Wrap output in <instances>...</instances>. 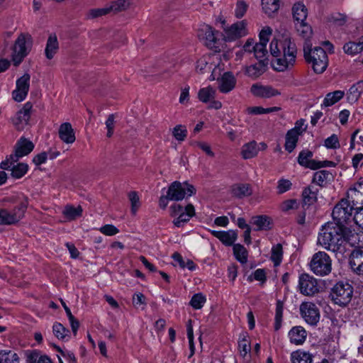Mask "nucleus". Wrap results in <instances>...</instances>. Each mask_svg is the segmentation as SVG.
<instances>
[{"label": "nucleus", "mask_w": 363, "mask_h": 363, "mask_svg": "<svg viewBox=\"0 0 363 363\" xmlns=\"http://www.w3.org/2000/svg\"><path fill=\"white\" fill-rule=\"evenodd\" d=\"M259 152L256 142L252 141L245 144L242 147L241 154L244 159H250L255 157Z\"/></svg>", "instance_id": "33"}, {"label": "nucleus", "mask_w": 363, "mask_h": 363, "mask_svg": "<svg viewBox=\"0 0 363 363\" xmlns=\"http://www.w3.org/2000/svg\"><path fill=\"white\" fill-rule=\"evenodd\" d=\"M281 40L274 39L270 43V52L274 57L279 58L281 55L280 41Z\"/></svg>", "instance_id": "55"}, {"label": "nucleus", "mask_w": 363, "mask_h": 363, "mask_svg": "<svg viewBox=\"0 0 363 363\" xmlns=\"http://www.w3.org/2000/svg\"><path fill=\"white\" fill-rule=\"evenodd\" d=\"M312 64L313 71L317 74L323 73L328 67V59L325 51L320 47L314 48L309 59L306 60Z\"/></svg>", "instance_id": "11"}, {"label": "nucleus", "mask_w": 363, "mask_h": 363, "mask_svg": "<svg viewBox=\"0 0 363 363\" xmlns=\"http://www.w3.org/2000/svg\"><path fill=\"white\" fill-rule=\"evenodd\" d=\"M191 320H189V324L187 325V336H188L189 342V348H190V350H191L190 357L194 355V350H195L194 344L193 328H192V326L191 325Z\"/></svg>", "instance_id": "59"}, {"label": "nucleus", "mask_w": 363, "mask_h": 363, "mask_svg": "<svg viewBox=\"0 0 363 363\" xmlns=\"http://www.w3.org/2000/svg\"><path fill=\"white\" fill-rule=\"evenodd\" d=\"M325 146L328 148L336 149L340 147L337 136L335 134L325 140Z\"/></svg>", "instance_id": "61"}, {"label": "nucleus", "mask_w": 363, "mask_h": 363, "mask_svg": "<svg viewBox=\"0 0 363 363\" xmlns=\"http://www.w3.org/2000/svg\"><path fill=\"white\" fill-rule=\"evenodd\" d=\"M32 104L30 102L26 103L23 108L19 110L12 118V123L18 130H22L28 125L30 118Z\"/></svg>", "instance_id": "14"}, {"label": "nucleus", "mask_w": 363, "mask_h": 363, "mask_svg": "<svg viewBox=\"0 0 363 363\" xmlns=\"http://www.w3.org/2000/svg\"><path fill=\"white\" fill-rule=\"evenodd\" d=\"M345 93L343 91L337 90L333 92L328 93L322 104V106L328 107L330 106L337 101H339L341 99L343 98Z\"/></svg>", "instance_id": "34"}, {"label": "nucleus", "mask_w": 363, "mask_h": 363, "mask_svg": "<svg viewBox=\"0 0 363 363\" xmlns=\"http://www.w3.org/2000/svg\"><path fill=\"white\" fill-rule=\"evenodd\" d=\"M262 6L264 12L271 16L279 9V0H262Z\"/></svg>", "instance_id": "37"}, {"label": "nucleus", "mask_w": 363, "mask_h": 363, "mask_svg": "<svg viewBox=\"0 0 363 363\" xmlns=\"http://www.w3.org/2000/svg\"><path fill=\"white\" fill-rule=\"evenodd\" d=\"M206 302V297L201 293L194 294L191 301L190 305L194 309H200L203 307L204 303Z\"/></svg>", "instance_id": "49"}, {"label": "nucleus", "mask_w": 363, "mask_h": 363, "mask_svg": "<svg viewBox=\"0 0 363 363\" xmlns=\"http://www.w3.org/2000/svg\"><path fill=\"white\" fill-rule=\"evenodd\" d=\"M100 231L106 235H113L118 233V230L113 225H105L100 228Z\"/></svg>", "instance_id": "62"}, {"label": "nucleus", "mask_w": 363, "mask_h": 363, "mask_svg": "<svg viewBox=\"0 0 363 363\" xmlns=\"http://www.w3.org/2000/svg\"><path fill=\"white\" fill-rule=\"evenodd\" d=\"M109 13H110V11H109V8L108 6L104 8L91 9L89 11L87 16L89 18H95L105 16Z\"/></svg>", "instance_id": "54"}, {"label": "nucleus", "mask_w": 363, "mask_h": 363, "mask_svg": "<svg viewBox=\"0 0 363 363\" xmlns=\"http://www.w3.org/2000/svg\"><path fill=\"white\" fill-rule=\"evenodd\" d=\"M30 79V74L26 73L16 80V88L12 92L13 99L16 101L21 102L26 99L29 91Z\"/></svg>", "instance_id": "13"}, {"label": "nucleus", "mask_w": 363, "mask_h": 363, "mask_svg": "<svg viewBox=\"0 0 363 363\" xmlns=\"http://www.w3.org/2000/svg\"><path fill=\"white\" fill-rule=\"evenodd\" d=\"M344 51L349 55H354L358 54L362 51L360 45L358 43L349 42L346 43L343 47Z\"/></svg>", "instance_id": "51"}, {"label": "nucleus", "mask_w": 363, "mask_h": 363, "mask_svg": "<svg viewBox=\"0 0 363 363\" xmlns=\"http://www.w3.org/2000/svg\"><path fill=\"white\" fill-rule=\"evenodd\" d=\"M129 6V2L127 0H118L116 1L112 2L110 6H108L110 12H119L123 10H125Z\"/></svg>", "instance_id": "50"}, {"label": "nucleus", "mask_w": 363, "mask_h": 363, "mask_svg": "<svg viewBox=\"0 0 363 363\" xmlns=\"http://www.w3.org/2000/svg\"><path fill=\"white\" fill-rule=\"evenodd\" d=\"M363 91V81L358 82L352 85L349 90V99L357 101Z\"/></svg>", "instance_id": "44"}, {"label": "nucleus", "mask_w": 363, "mask_h": 363, "mask_svg": "<svg viewBox=\"0 0 363 363\" xmlns=\"http://www.w3.org/2000/svg\"><path fill=\"white\" fill-rule=\"evenodd\" d=\"M292 186V183L289 179H281L278 181L277 192L281 194L289 191Z\"/></svg>", "instance_id": "57"}, {"label": "nucleus", "mask_w": 363, "mask_h": 363, "mask_svg": "<svg viewBox=\"0 0 363 363\" xmlns=\"http://www.w3.org/2000/svg\"><path fill=\"white\" fill-rule=\"evenodd\" d=\"M211 233L227 246L232 245L237 239V233L234 230H210Z\"/></svg>", "instance_id": "23"}, {"label": "nucleus", "mask_w": 363, "mask_h": 363, "mask_svg": "<svg viewBox=\"0 0 363 363\" xmlns=\"http://www.w3.org/2000/svg\"><path fill=\"white\" fill-rule=\"evenodd\" d=\"M251 93L259 98H271L279 95L281 93L271 86L254 84L250 88Z\"/></svg>", "instance_id": "17"}, {"label": "nucleus", "mask_w": 363, "mask_h": 363, "mask_svg": "<svg viewBox=\"0 0 363 363\" xmlns=\"http://www.w3.org/2000/svg\"><path fill=\"white\" fill-rule=\"evenodd\" d=\"M293 18L296 23L303 22L306 20L308 11L303 3L297 2L292 7Z\"/></svg>", "instance_id": "26"}, {"label": "nucleus", "mask_w": 363, "mask_h": 363, "mask_svg": "<svg viewBox=\"0 0 363 363\" xmlns=\"http://www.w3.org/2000/svg\"><path fill=\"white\" fill-rule=\"evenodd\" d=\"M298 288L300 292L306 296H312L319 291L317 280L308 274L299 277Z\"/></svg>", "instance_id": "12"}, {"label": "nucleus", "mask_w": 363, "mask_h": 363, "mask_svg": "<svg viewBox=\"0 0 363 363\" xmlns=\"http://www.w3.org/2000/svg\"><path fill=\"white\" fill-rule=\"evenodd\" d=\"M247 33L246 23L244 21H238L230 26L224 28V38L228 41H233Z\"/></svg>", "instance_id": "15"}, {"label": "nucleus", "mask_w": 363, "mask_h": 363, "mask_svg": "<svg viewBox=\"0 0 363 363\" xmlns=\"http://www.w3.org/2000/svg\"><path fill=\"white\" fill-rule=\"evenodd\" d=\"M350 265L358 275L363 274V247L354 249L350 255Z\"/></svg>", "instance_id": "16"}, {"label": "nucleus", "mask_w": 363, "mask_h": 363, "mask_svg": "<svg viewBox=\"0 0 363 363\" xmlns=\"http://www.w3.org/2000/svg\"><path fill=\"white\" fill-rule=\"evenodd\" d=\"M52 332L57 339L62 340H65L67 337H69V330L60 323H54L52 326Z\"/></svg>", "instance_id": "39"}, {"label": "nucleus", "mask_w": 363, "mask_h": 363, "mask_svg": "<svg viewBox=\"0 0 363 363\" xmlns=\"http://www.w3.org/2000/svg\"><path fill=\"white\" fill-rule=\"evenodd\" d=\"M8 169H11V174L13 178L20 179L27 173L28 165L23 162L18 163L16 165L13 163Z\"/></svg>", "instance_id": "35"}, {"label": "nucleus", "mask_w": 363, "mask_h": 363, "mask_svg": "<svg viewBox=\"0 0 363 363\" xmlns=\"http://www.w3.org/2000/svg\"><path fill=\"white\" fill-rule=\"evenodd\" d=\"M354 203H351L347 199H341L334 207L332 213L333 218L335 224L345 225L350 221L352 217Z\"/></svg>", "instance_id": "6"}, {"label": "nucleus", "mask_w": 363, "mask_h": 363, "mask_svg": "<svg viewBox=\"0 0 363 363\" xmlns=\"http://www.w3.org/2000/svg\"><path fill=\"white\" fill-rule=\"evenodd\" d=\"M233 253L235 258L242 264H245L247 261V252L246 249L240 244L233 245Z\"/></svg>", "instance_id": "40"}, {"label": "nucleus", "mask_w": 363, "mask_h": 363, "mask_svg": "<svg viewBox=\"0 0 363 363\" xmlns=\"http://www.w3.org/2000/svg\"><path fill=\"white\" fill-rule=\"evenodd\" d=\"M330 296L335 304L345 307L352 298L353 287L347 282L339 281L331 289Z\"/></svg>", "instance_id": "5"}, {"label": "nucleus", "mask_w": 363, "mask_h": 363, "mask_svg": "<svg viewBox=\"0 0 363 363\" xmlns=\"http://www.w3.org/2000/svg\"><path fill=\"white\" fill-rule=\"evenodd\" d=\"M266 70V64L263 60H259L257 63L244 67V72L247 77L256 79L264 73Z\"/></svg>", "instance_id": "21"}, {"label": "nucleus", "mask_w": 363, "mask_h": 363, "mask_svg": "<svg viewBox=\"0 0 363 363\" xmlns=\"http://www.w3.org/2000/svg\"><path fill=\"white\" fill-rule=\"evenodd\" d=\"M128 198L131 203V212L135 214L140 206V201L138 194L135 191H130L128 194Z\"/></svg>", "instance_id": "56"}, {"label": "nucleus", "mask_w": 363, "mask_h": 363, "mask_svg": "<svg viewBox=\"0 0 363 363\" xmlns=\"http://www.w3.org/2000/svg\"><path fill=\"white\" fill-rule=\"evenodd\" d=\"M173 136L179 141H183L186 138L187 130L181 125H176L172 131Z\"/></svg>", "instance_id": "52"}, {"label": "nucleus", "mask_w": 363, "mask_h": 363, "mask_svg": "<svg viewBox=\"0 0 363 363\" xmlns=\"http://www.w3.org/2000/svg\"><path fill=\"white\" fill-rule=\"evenodd\" d=\"M352 220L357 225L363 229V207L355 212Z\"/></svg>", "instance_id": "64"}, {"label": "nucleus", "mask_w": 363, "mask_h": 363, "mask_svg": "<svg viewBox=\"0 0 363 363\" xmlns=\"http://www.w3.org/2000/svg\"><path fill=\"white\" fill-rule=\"evenodd\" d=\"M59 49V44L57 36L55 35H51L49 36L46 47L45 50V54L48 60H51L54 57Z\"/></svg>", "instance_id": "29"}, {"label": "nucleus", "mask_w": 363, "mask_h": 363, "mask_svg": "<svg viewBox=\"0 0 363 363\" xmlns=\"http://www.w3.org/2000/svg\"><path fill=\"white\" fill-rule=\"evenodd\" d=\"M33 148L34 144L30 140L25 138H21L15 145L14 153L7 156L6 160L0 163V168L8 170V169L21 157L31 152Z\"/></svg>", "instance_id": "4"}, {"label": "nucleus", "mask_w": 363, "mask_h": 363, "mask_svg": "<svg viewBox=\"0 0 363 363\" xmlns=\"http://www.w3.org/2000/svg\"><path fill=\"white\" fill-rule=\"evenodd\" d=\"M333 179L332 174L327 170H320L314 173L313 183L320 186H325Z\"/></svg>", "instance_id": "32"}, {"label": "nucleus", "mask_w": 363, "mask_h": 363, "mask_svg": "<svg viewBox=\"0 0 363 363\" xmlns=\"http://www.w3.org/2000/svg\"><path fill=\"white\" fill-rule=\"evenodd\" d=\"M283 250L281 244H277L272 248L271 259L274 262V266H279L282 260Z\"/></svg>", "instance_id": "41"}, {"label": "nucleus", "mask_w": 363, "mask_h": 363, "mask_svg": "<svg viewBox=\"0 0 363 363\" xmlns=\"http://www.w3.org/2000/svg\"><path fill=\"white\" fill-rule=\"evenodd\" d=\"M318 189L314 186H308L306 187L302 192L303 204L304 206H311L317 200Z\"/></svg>", "instance_id": "31"}, {"label": "nucleus", "mask_w": 363, "mask_h": 363, "mask_svg": "<svg viewBox=\"0 0 363 363\" xmlns=\"http://www.w3.org/2000/svg\"><path fill=\"white\" fill-rule=\"evenodd\" d=\"M189 217L187 214H185L183 211L181 213L179 216L174 220L173 223L175 226L179 228L181 227L184 223L188 222L189 220Z\"/></svg>", "instance_id": "63"}, {"label": "nucleus", "mask_w": 363, "mask_h": 363, "mask_svg": "<svg viewBox=\"0 0 363 363\" xmlns=\"http://www.w3.org/2000/svg\"><path fill=\"white\" fill-rule=\"evenodd\" d=\"M306 336L307 333L302 326H294L289 332L290 342L296 345L303 344Z\"/></svg>", "instance_id": "24"}, {"label": "nucleus", "mask_w": 363, "mask_h": 363, "mask_svg": "<svg viewBox=\"0 0 363 363\" xmlns=\"http://www.w3.org/2000/svg\"><path fill=\"white\" fill-rule=\"evenodd\" d=\"M251 223L256 225V230H267L271 228V218L267 216H257L252 218Z\"/></svg>", "instance_id": "30"}, {"label": "nucleus", "mask_w": 363, "mask_h": 363, "mask_svg": "<svg viewBox=\"0 0 363 363\" xmlns=\"http://www.w3.org/2000/svg\"><path fill=\"white\" fill-rule=\"evenodd\" d=\"M246 337L247 336L245 334H243L242 338L240 340L238 343L240 352L242 357H245L247 354V352L250 351L251 348L250 344Z\"/></svg>", "instance_id": "53"}, {"label": "nucleus", "mask_w": 363, "mask_h": 363, "mask_svg": "<svg viewBox=\"0 0 363 363\" xmlns=\"http://www.w3.org/2000/svg\"><path fill=\"white\" fill-rule=\"evenodd\" d=\"M283 317V304L278 301L276 306V313H275V323H274V330H279L281 327Z\"/></svg>", "instance_id": "48"}, {"label": "nucleus", "mask_w": 363, "mask_h": 363, "mask_svg": "<svg viewBox=\"0 0 363 363\" xmlns=\"http://www.w3.org/2000/svg\"><path fill=\"white\" fill-rule=\"evenodd\" d=\"M28 206V201H22L12 210L0 208V225L17 223L23 216Z\"/></svg>", "instance_id": "9"}, {"label": "nucleus", "mask_w": 363, "mask_h": 363, "mask_svg": "<svg viewBox=\"0 0 363 363\" xmlns=\"http://www.w3.org/2000/svg\"><path fill=\"white\" fill-rule=\"evenodd\" d=\"M247 4L243 0L238 1L235 11V16L239 18H242L247 11Z\"/></svg>", "instance_id": "58"}, {"label": "nucleus", "mask_w": 363, "mask_h": 363, "mask_svg": "<svg viewBox=\"0 0 363 363\" xmlns=\"http://www.w3.org/2000/svg\"><path fill=\"white\" fill-rule=\"evenodd\" d=\"M298 33L305 39H308L312 35V28L306 21L295 24Z\"/></svg>", "instance_id": "43"}, {"label": "nucleus", "mask_w": 363, "mask_h": 363, "mask_svg": "<svg viewBox=\"0 0 363 363\" xmlns=\"http://www.w3.org/2000/svg\"><path fill=\"white\" fill-rule=\"evenodd\" d=\"M253 52L255 57L259 60H263L267 56L268 52L267 50V44L262 43H255L253 47Z\"/></svg>", "instance_id": "45"}, {"label": "nucleus", "mask_w": 363, "mask_h": 363, "mask_svg": "<svg viewBox=\"0 0 363 363\" xmlns=\"http://www.w3.org/2000/svg\"><path fill=\"white\" fill-rule=\"evenodd\" d=\"M59 137L65 143L71 144L75 141V134L70 123H64L59 128Z\"/></svg>", "instance_id": "20"}, {"label": "nucleus", "mask_w": 363, "mask_h": 363, "mask_svg": "<svg viewBox=\"0 0 363 363\" xmlns=\"http://www.w3.org/2000/svg\"><path fill=\"white\" fill-rule=\"evenodd\" d=\"M300 314L303 319L308 325H317L320 318V313L318 307L313 302H303L299 307Z\"/></svg>", "instance_id": "10"}, {"label": "nucleus", "mask_w": 363, "mask_h": 363, "mask_svg": "<svg viewBox=\"0 0 363 363\" xmlns=\"http://www.w3.org/2000/svg\"><path fill=\"white\" fill-rule=\"evenodd\" d=\"M215 90L211 86L201 89L198 92V98L203 103L211 101L215 98Z\"/></svg>", "instance_id": "36"}, {"label": "nucleus", "mask_w": 363, "mask_h": 363, "mask_svg": "<svg viewBox=\"0 0 363 363\" xmlns=\"http://www.w3.org/2000/svg\"><path fill=\"white\" fill-rule=\"evenodd\" d=\"M311 271L318 276H325L330 273L332 261L329 255L322 251L315 253L310 262Z\"/></svg>", "instance_id": "7"}, {"label": "nucleus", "mask_w": 363, "mask_h": 363, "mask_svg": "<svg viewBox=\"0 0 363 363\" xmlns=\"http://www.w3.org/2000/svg\"><path fill=\"white\" fill-rule=\"evenodd\" d=\"M172 258L179 264V266L182 268H188L189 270H194L196 268V265L193 261L188 259L185 262L180 254L175 252L172 255Z\"/></svg>", "instance_id": "46"}, {"label": "nucleus", "mask_w": 363, "mask_h": 363, "mask_svg": "<svg viewBox=\"0 0 363 363\" xmlns=\"http://www.w3.org/2000/svg\"><path fill=\"white\" fill-rule=\"evenodd\" d=\"M232 194L238 199H242L252 194V188L249 184H236L232 186Z\"/></svg>", "instance_id": "27"}, {"label": "nucleus", "mask_w": 363, "mask_h": 363, "mask_svg": "<svg viewBox=\"0 0 363 363\" xmlns=\"http://www.w3.org/2000/svg\"><path fill=\"white\" fill-rule=\"evenodd\" d=\"M297 124L298 123H296L295 127L289 130L286 135L285 149L289 152H292L296 147L298 136L302 133L299 130Z\"/></svg>", "instance_id": "22"}, {"label": "nucleus", "mask_w": 363, "mask_h": 363, "mask_svg": "<svg viewBox=\"0 0 363 363\" xmlns=\"http://www.w3.org/2000/svg\"><path fill=\"white\" fill-rule=\"evenodd\" d=\"M167 197L170 201H179L186 196H191L196 194V189L187 182L181 183L175 181L172 182L167 191Z\"/></svg>", "instance_id": "8"}, {"label": "nucleus", "mask_w": 363, "mask_h": 363, "mask_svg": "<svg viewBox=\"0 0 363 363\" xmlns=\"http://www.w3.org/2000/svg\"><path fill=\"white\" fill-rule=\"evenodd\" d=\"M115 126V116L113 114L108 116L106 121V127L107 128L106 136L111 138L113 134V129Z\"/></svg>", "instance_id": "60"}, {"label": "nucleus", "mask_w": 363, "mask_h": 363, "mask_svg": "<svg viewBox=\"0 0 363 363\" xmlns=\"http://www.w3.org/2000/svg\"><path fill=\"white\" fill-rule=\"evenodd\" d=\"M347 197L352 199V203L356 205L363 204V181L356 183L350 189Z\"/></svg>", "instance_id": "25"}, {"label": "nucleus", "mask_w": 363, "mask_h": 363, "mask_svg": "<svg viewBox=\"0 0 363 363\" xmlns=\"http://www.w3.org/2000/svg\"><path fill=\"white\" fill-rule=\"evenodd\" d=\"M281 55L280 57L272 61L274 69L283 72L289 67H293L296 58L297 49L296 44L289 35L282 36L280 41Z\"/></svg>", "instance_id": "2"}, {"label": "nucleus", "mask_w": 363, "mask_h": 363, "mask_svg": "<svg viewBox=\"0 0 363 363\" xmlns=\"http://www.w3.org/2000/svg\"><path fill=\"white\" fill-rule=\"evenodd\" d=\"M357 236L345 225L328 223L319 233L318 243L328 250L343 255L354 245Z\"/></svg>", "instance_id": "1"}, {"label": "nucleus", "mask_w": 363, "mask_h": 363, "mask_svg": "<svg viewBox=\"0 0 363 363\" xmlns=\"http://www.w3.org/2000/svg\"><path fill=\"white\" fill-rule=\"evenodd\" d=\"M292 363H312V357L309 353L304 352H294L291 353Z\"/></svg>", "instance_id": "38"}, {"label": "nucleus", "mask_w": 363, "mask_h": 363, "mask_svg": "<svg viewBox=\"0 0 363 363\" xmlns=\"http://www.w3.org/2000/svg\"><path fill=\"white\" fill-rule=\"evenodd\" d=\"M82 213V208L80 206L77 208L72 206H67L63 211L65 216L69 220H74L81 216Z\"/></svg>", "instance_id": "42"}, {"label": "nucleus", "mask_w": 363, "mask_h": 363, "mask_svg": "<svg viewBox=\"0 0 363 363\" xmlns=\"http://www.w3.org/2000/svg\"><path fill=\"white\" fill-rule=\"evenodd\" d=\"M198 37L204 44L209 48L215 45L216 38L212 28L208 25L202 26L198 30Z\"/></svg>", "instance_id": "18"}, {"label": "nucleus", "mask_w": 363, "mask_h": 363, "mask_svg": "<svg viewBox=\"0 0 363 363\" xmlns=\"http://www.w3.org/2000/svg\"><path fill=\"white\" fill-rule=\"evenodd\" d=\"M33 40L30 35L21 33L12 48L11 60L14 66H18L31 50Z\"/></svg>", "instance_id": "3"}, {"label": "nucleus", "mask_w": 363, "mask_h": 363, "mask_svg": "<svg viewBox=\"0 0 363 363\" xmlns=\"http://www.w3.org/2000/svg\"><path fill=\"white\" fill-rule=\"evenodd\" d=\"M313 152L309 150H302L298 157V162L300 165L311 169H318L320 166L318 161L312 159Z\"/></svg>", "instance_id": "19"}, {"label": "nucleus", "mask_w": 363, "mask_h": 363, "mask_svg": "<svg viewBox=\"0 0 363 363\" xmlns=\"http://www.w3.org/2000/svg\"><path fill=\"white\" fill-rule=\"evenodd\" d=\"M235 82L236 80L232 74L230 72L224 73L220 81V91L223 93L229 92L235 87Z\"/></svg>", "instance_id": "28"}, {"label": "nucleus", "mask_w": 363, "mask_h": 363, "mask_svg": "<svg viewBox=\"0 0 363 363\" xmlns=\"http://www.w3.org/2000/svg\"><path fill=\"white\" fill-rule=\"evenodd\" d=\"M0 363H18L17 354L9 351L8 352H0Z\"/></svg>", "instance_id": "47"}]
</instances>
